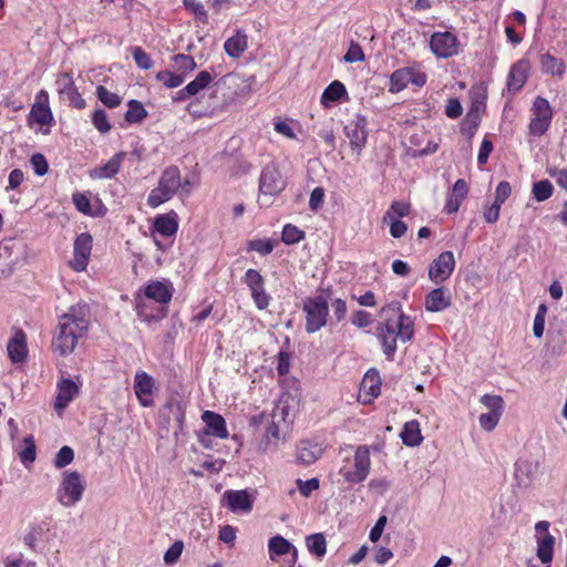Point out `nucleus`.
Returning <instances> with one entry per match:
<instances>
[{
    "label": "nucleus",
    "instance_id": "nucleus-13",
    "mask_svg": "<svg viewBox=\"0 0 567 567\" xmlns=\"http://www.w3.org/2000/svg\"><path fill=\"white\" fill-rule=\"evenodd\" d=\"M177 192V179L174 171H166L162 176L158 187L154 188L147 198L151 207H157L172 198Z\"/></svg>",
    "mask_w": 567,
    "mask_h": 567
},
{
    "label": "nucleus",
    "instance_id": "nucleus-36",
    "mask_svg": "<svg viewBox=\"0 0 567 567\" xmlns=\"http://www.w3.org/2000/svg\"><path fill=\"white\" fill-rule=\"evenodd\" d=\"M144 293L148 299H153L159 303H166L172 298V291L165 284L161 281H152L144 288Z\"/></svg>",
    "mask_w": 567,
    "mask_h": 567
},
{
    "label": "nucleus",
    "instance_id": "nucleus-38",
    "mask_svg": "<svg viewBox=\"0 0 567 567\" xmlns=\"http://www.w3.org/2000/svg\"><path fill=\"white\" fill-rule=\"evenodd\" d=\"M540 68L544 73L559 78H561L566 71L565 62L548 52L540 55Z\"/></svg>",
    "mask_w": 567,
    "mask_h": 567
},
{
    "label": "nucleus",
    "instance_id": "nucleus-1",
    "mask_svg": "<svg viewBox=\"0 0 567 567\" xmlns=\"http://www.w3.org/2000/svg\"><path fill=\"white\" fill-rule=\"evenodd\" d=\"M381 313H389L378 328V338L388 360L392 361L396 352V342H410L414 338V320L405 315L399 301H392L382 308Z\"/></svg>",
    "mask_w": 567,
    "mask_h": 567
},
{
    "label": "nucleus",
    "instance_id": "nucleus-14",
    "mask_svg": "<svg viewBox=\"0 0 567 567\" xmlns=\"http://www.w3.org/2000/svg\"><path fill=\"white\" fill-rule=\"evenodd\" d=\"M455 268V259L452 251L441 252L429 267V278L434 284L447 280Z\"/></svg>",
    "mask_w": 567,
    "mask_h": 567
},
{
    "label": "nucleus",
    "instance_id": "nucleus-64",
    "mask_svg": "<svg viewBox=\"0 0 567 567\" xmlns=\"http://www.w3.org/2000/svg\"><path fill=\"white\" fill-rule=\"evenodd\" d=\"M463 107L457 99H450L445 106V115L450 118H457L462 115Z\"/></svg>",
    "mask_w": 567,
    "mask_h": 567
},
{
    "label": "nucleus",
    "instance_id": "nucleus-31",
    "mask_svg": "<svg viewBox=\"0 0 567 567\" xmlns=\"http://www.w3.org/2000/svg\"><path fill=\"white\" fill-rule=\"evenodd\" d=\"M467 194L468 185L466 181L463 178L457 179L452 187L451 194L449 195V198L444 206V212L446 214L456 213L462 204V200L467 196Z\"/></svg>",
    "mask_w": 567,
    "mask_h": 567
},
{
    "label": "nucleus",
    "instance_id": "nucleus-43",
    "mask_svg": "<svg viewBox=\"0 0 567 567\" xmlns=\"http://www.w3.org/2000/svg\"><path fill=\"white\" fill-rule=\"evenodd\" d=\"M411 206L404 202H393L390 208L383 215V223H388L389 219H398L405 217L410 214Z\"/></svg>",
    "mask_w": 567,
    "mask_h": 567
},
{
    "label": "nucleus",
    "instance_id": "nucleus-7",
    "mask_svg": "<svg viewBox=\"0 0 567 567\" xmlns=\"http://www.w3.org/2000/svg\"><path fill=\"white\" fill-rule=\"evenodd\" d=\"M426 82V74L412 66H405L395 70L390 75L389 92L399 93L408 87L411 83L421 87Z\"/></svg>",
    "mask_w": 567,
    "mask_h": 567
},
{
    "label": "nucleus",
    "instance_id": "nucleus-16",
    "mask_svg": "<svg viewBox=\"0 0 567 567\" xmlns=\"http://www.w3.org/2000/svg\"><path fill=\"white\" fill-rule=\"evenodd\" d=\"M537 533V557L543 564H549L553 560L555 538L549 533V523L540 520L535 525Z\"/></svg>",
    "mask_w": 567,
    "mask_h": 567
},
{
    "label": "nucleus",
    "instance_id": "nucleus-8",
    "mask_svg": "<svg viewBox=\"0 0 567 567\" xmlns=\"http://www.w3.org/2000/svg\"><path fill=\"white\" fill-rule=\"evenodd\" d=\"M371 467L370 460V449L367 445H360L357 447L354 452V470H344L340 471V474L344 478L346 482L351 484H358L363 482L369 473Z\"/></svg>",
    "mask_w": 567,
    "mask_h": 567
},
{
    "label": "nucleus",
    "instance_id": "nucleus-49",
    "mask_svg": "<svg viewBox=\"0 0 567 567\" xmlns=\"http://www.w3.org/2000/svg\"><path fill=\"white\" fill-rule=\"evenodd\" d=\"M24 444L25 446L20 452V460L21 462L28 466L29 464H32L35 460V443L33 441V437L31 435L24 437Z\"/></svg>",
    "mask_w": 567,
    "mask_h": 567
},
{
    "label": "nucleus",
    "instance_id": "nucleus-41",
    "mask_svg": "<svg viewBox=\"0 0 567 567\" xmlns=\"http://www.w3.org/2000/svg\"><path fill=\"white\" fill-rule=\"evenodd\" d=\"M306 544L308 550L317 557H323L327 553V542L321 533L307 536Z\"/></svg>",
    "mask_w": 567,
    "mask_h": 567
},
{
    "label": "nucleus",
    "instance_id": "nucleus-44",
    "mask_svg": "<svg viewBox=\"0 0 567 567\" xmlns=\"http://www.w3.org/2000/svg\"><path fill=\"white\" fill-rule=\"evenodd\" d=\"M554 192L553 184L548 179L536 182L533 185V196L537 202H545L551 197Z\"/></svg>",
    "mask_w": 567,
    "mask_h": 567
},
{
    "label": "nucleus",
    "instance_id": "nucleus-9",
    "mask_svg": "<svg viewBox=\"0 0 567 567\" xmlns=\"http://www.w3.org/2000/svg\"><path fill=\"white\" fill-rule=\"evenodd\" d=\"M287 186L275 164L266 165L259 177V192L265 196H278Z\"/></svg>",
    "mask_w": 567,
    "mask_h": 567
},
{
    "label": "nucleus",
    "instance_id": "nucleus-40",
    "mask_svg": "<svg viewBox=\"0 0 567 567\" xmlns=\"http://www.w3.org/2000/svg\"><path fill=\"white\" fill-rule=\"evenodd\" d=\"M153 227L158 235L171 237L177 230V223L167 215H159L155 218Z\"/></svg>",
    "mask_w": 567,
    "mask_h": 567
},
{
    "label": "nucleus",
    "instance_id": "nucleus-51",
    "mask_svg": "<svg viewBox=\"0 0 567 567\" xmlns=\"http://www.w3.org/2000/svg\"><path fill=\"white\" fill-rule=\"evenodd\" d=\"M74 460V452L70 446H62L56 453L53 464L56 468H63Z\"/></svg>",
    "mask_w": 567,
    "mask_h": 567
},
{
    "label": "nucleus",
    "instance_id": "nucleus-53",
    "mask_svg": "<svg viewBox=\"0 0 567 567\" xmlns=\"http://www.w3.org/2000/svg\"><path fill=\"white\" fill-rule=\"evenodd\" d=\"M132 54L138 68L144 70H148L152 68L153 62L151 56L141 47H134L132 49Z\"/></svg>",
    "mask_w": 567,
    "mask_h": 567
},
{
    "label": "nucleus",
    "instance_id": "nucleus-5",
    "mask_svg": "<svg viewBox=\"0 0 567 567\" xmlns=\"http://www.w3.org/2000/svg\"><path fill=\"white\" fill-rule=\"evenodd\" d=\"M302 310L306 313L305 329L307 333H315L327 324L329 307L328 299L323 295L305 298Z\"/></svg>",
    "mask_w": 567,
    "mask_h": 567
},
{
    "label": "nucleus",
    "instance_id": "nucleus-55",
    "mask_svg": "<svg viewBox=\"0 0 567 567\" xmlns=\"http://www.w3.org/2000/svg\"><path fill=\"white\" fill-rule=\"evenodd\" d=\"M364 60V53L362 48L357 42H351L347 53L343 56V61L347 63L361 62Z\"/></svg>",
    "mask_w": 567,
    "mask_h": 567
},
{
    "label": "nucleus",
    "instance_id": "nucleus-39",
    "mask_svg": "<svg viewBox=\"0 0 567 567\" xmlns=\"http://www.w3.org/2000/svg\"><path fill=\"white\" fill-rule=\"evenodd\" d=\"M291 549L297 553L296 548L280 535L271 537L268 542V551L271 560H275L277 556L288 554Z\"/></svg>",
    "mask_w": 567,
    "mask_h": 567
},
{
    "label": "nucleus",
    "instance_id": "nucleus-62",
    "mask_svg": "<svg viewBox=\"0 0 567 567\" xmlns=\"http://www.w3.org/2000/svg\"><path fill=\"white\" fill-rule=\"evenodd\" d=\"M324 198V190L321 187H316L311 194L309 199V207L311 210L317 212L321 208Z\"/></svg>",
    "mask_w": 567,
    "mask_h": 567
},
{
    "label": "nucleus",
    "instance_id": "nucleus-63",
    "mask_svg": "<svg viewBox=\"0 0 567 567\" xmlns=\"http://www.w3.org/2000/svg\"><path fill=\"white\" fill-rule=\"evenodd\" d=\"M386 224L390 225V234L393 238H401L408 230L406 224L400 219H389Z\"/></svg>",
    "mask_w": 567,
    "mask_h": 567
},
{
    "label": "nucleus",
    "instance_id": "nucleus-37",
    "mask_svg": "<svg viewBox=\"0 0 567 567\" xmlns=\"http://www.w3.org/2000/svg\"><path fill=\"white\" fill-rule=\"evenodd\" d=\"M347 94L343 83L336 80L324 89L321 95V103L323 106L329 107L332 103L339 102L343 96H347Z\"/></svg>",
    "mask_w": 567,
    "mask_h": 567
},
{
    "label": "nucleus",
    "instance_id": "nucleus-33",
    "mask_svg": "<svg viewBox=\"0 0 567 567\" xmlns=\"http://www.w3.org/2000/svg\"><path fill=\"white\" fill-rule=\"evenodd\" d=\"M248 48V37L244 30H238L224 43V50L228 56L238 59Z\"/></svg>",
    "mask_w": 567,
    "mask_h": 567
},
{
    "label": "nucleus",
    "instance_id": "nucleus-34",
    "mask_svg": "<svg viewBox=\"0 0 567 567\" xmlns=\"http://www.w3.org/2000/svg\"><path fill=\"white\" fill-rule=\"evenodd\" d=\"M125 157H126L125 152H118V153L114 154L107 161L106 164H104L103 166H101L99 168H95L94 172L91 174V176L96 177V178L114 177L118 173L121 165Z\"/></svg>",
    "mask_w": 567,
    "mask_h": 567
},
{
    "label": "nucleus",
    "instance_id": "nucleus-27",
    "mask_svg": "<svg viewBox=\"0 0 567 567\" xmlns=\"http://www.w3.org/2000/svg\"><path fill=\"white\" fill-rule=\"evenodd\" d=\"M202 420L205 424V433L207 435L216 436L218 439L228 437V431L225 419L213 411H205L202 414Z\"/></svg>",
    "mask_w": 567,
    "mask_h": 567
},
{
    "label": "nucleus",
    "instance_id": "nucleus-54",
    "mask_svg": "<svg viewBox=\"0 0 567 567\" xmlns=\"http://www.w3.org/2000/svg\"><path fill=\"white\" fill-rule=\"evenodd\" d=\"M296 484L298 486V489L300 494L305 497H309L311 493L319 488L320 482L319 478L312 477L310 480L303 481L301 478H298L296 481Z\"/></svg>",
    "mask_w": 567,
    "mask_h": 567
},
{
    "label": "nucleus",
    "instance_id": "nucleus-42",
    "mask_svg": "<svg viewBox=\"0 0 567 567\" xmlns=\"http://www.w3.org/2000/svg\"><path fill=\"white\" fill-rule=\"evenodd\" d=\"M147 116V111L137 100L128 102V110L125 113V120L128 123H140Z\"/></svg>",
    "mask_w": 567,
    "mask_h": 567
},
{
    "label": "nucleus",
    "instance_id": "nucleus-24",
    "mask_svg": "<svg viewBox=\"0 0 567 567\" xmlns=\"http://www.w3.org/2000/svg\"><path fill=\"white\" fill-rule=\"evenodd\" d=\"M223 498L227 502V507L234 513H249L252 509L254 501L246 489L226 491Z\"/></svg>",
    "mask_w": 567,
    "mask_h": 567
},
{
    "label": "nucleus",
    "instance_id": "nucleus-35",
    "mask_svg": "<svg viewBox=\"0 0 567 567\" xmlns=\"http://www.w3.org/2000/svg\"><path fill=\"white\" fill-rule=\"evenodd\" d=\"M400 436L404 445L411 447L419 446L423 441L419 422L416 420L406 422Z\"/></svg>",
    "mask_w": 567,
    "mask_h": 567
},
{
    "label": "nucleus",
    "instance_id": "nucleus-56",
    "mask_svg": "<svg viewBox=\"0 0 567 567\" xmlns=\"http://www.w3.org/2000/svg\"><path fill=\"white\" fill-rule=\"evenodd\" d=\"M30 164L38 176H43L48 173L49 164L45 157L40 153L31 156Z\"/></svg>",
    "mask_w": 567,
    "mask_h": 567
},
{
    "label": "nucleus",
    "instance_id": "nucleus-2",
    "mask_svg": "<svg viewBox=\"0 0 567 567\" xmlns=\"http://www.w3.org/2000/svg\"><path fill=\"white\" fill-rule=\"evenodd\" d=\"M90 326V307L86 303L71 306L69 311L59 318V323L52 339L54 352L64 357L71 354Z\"/></svg>",
    "mask_w": 567,
    "mask_h": 567
},
{
    "label": "nucleus",
    "instance_id": "nucleus-29",
    "mask_svg": "<svg viewBox=\"0 0 567 567\" xmlns=\"http://www.w3.org/2000/svg\"><path fill=\"white\" fill-rule=\"evenodd\" d=\"M183 164L187 169L185 176H179V195L189 194L194 188L199 185V172L197 169L198 164L194 163V158L185 156Z\"/></svg>",
    "mask_w": 567,
    "mask_h": 567
},
{
    "label": "nucleus",
    "instance_id": "nucleus-45",
    "mask_svg": "<svg viewBox=\"0 0 567 567\" xmlns=\"http://www.w3.org/2000/svg\"><path fill=\"white\" fill-rule=\"evenodd\" d=\"M306 234L303 230L299 229L297 226L287 224L282 228L281 240L286 245H293L301 241L305 238Z\"/></svg>",
    "mask_w": 567,
    "mask_h": 567
},
{
    "label": "nucleus",
    "instance_id": "nucleus-12",
    "mask_svg": "<svg viewBox=\"0 0 567 567\" xmlns=\"http://www.w3.org/2000/svg\"><path fill=\"white\" fill-rule=\"evenodd\" d=\"M368 121L363 115L357 114L348 124L344 126V133L350 141V146L353 152L358 155L361 154L362 150L367 144L368 138Z\"/></svg>",
    "mask_w": 567,
    "mask_h": 567
},
{
    "label": "nucleus",
    "instance_id": "nucleus-11",
    "mask_svg": "<svg viewBox=\"0 0 567 567\" xmlns=\"http://www.w3.org/2000/svg\"><path fill=\"white\" fill-rule=\"evenodd\" d=\"M244 282L248 286L255 306L265 310L270 302V296L265 289V278L256 269H248L244 276Z\"/></svg>",
    "mask_w": 567,
    "mask_h": 567
},
{
    "label": "nucleus",
    "instance_id": "nucleus-6",
    "mask_svg": "<svg viewBox=\"0 0 567 567\" xmlns=\"http://www.w3.org/2000/svg\"><path fill=\"white\" fill-rule=\"evenodd\" d=\"M532 118L528 124L530 135L540 137L549 128L553 120V109L547 99L536 96L532 105Z\"/></svg>",
    "mask_w": 567,
    "mask_h": 567
},
{
    "label": "nucleus",
    "instance_id": "nucleus-26",
    "mask_svg": "<svg viewBox=\"0 0 567 567\" xmlns=\"http://www.w3.org/2000/svg\"><path fill=\"white\" fill-rule=\"evenodd\" d=\"M7 351L13 363H21L27 359V336L21 329L16 330L13 337L9 340Z\"/></svg>",
    "mask_w": 567,
    "mask_h": 567
},
{
    "label": "nucleus",
    "instance_id": "nucleus-61",
    "mask_svg": "<svg viewBox=\"0 0 567 567\" xmlns=\"http://www.w3.org/2000/svg\"><path fill=\"white\" fill-rule=\"evenodd\" d=\"M186 111L193 118H199L203 117L208 113V107L203 105L198 101L190 102L186 105Z\"/></svg>",
    "mask_w": 567,
    "mask_h": 567
},
{
    "label": "nucleus",
    "instance_id": "nucleus-47",
    "mask_svg": "<svg viewBox=\"0 0 567 567\" xmlns=\"http://www.w3.org/2000/svg\"><path fill=\"white\" fill-rule=\"evenodd\" d=\"M480 401L489 412L502 415L504 411V400L501 395L484 394L481 396Z\"/></svg>",
    "mask_w": 567,
    "mask_h": 567
},
{
    "label": "nucleus",
    "instance_id": "nucleus-15",
    "mask_svg": "<svg viewBox=\"0 0 567 567\" xmlns=\"http://www.w3.org/2000/svg\"><path fill=\"white\" fill-rule=\"evenodd\" d=\"M93 245V238L89 233L80 234L74 241L73 246V258L70 260V267L75 271H83L86 269L91 250Z\"/></svg>",
    "mask_w": 567,
    "mask_h": 567
},
{
    "label": "nucleus",
    "instance_id": "nucleus-46",
    "mask_svg": "<svg viewBox=\"0 0 567 567\" xmlns=\"http://www.w3.org/2000/svg\"><path fill=\"white\" fill-rule=\"evenodd\" d=\"M96 95L99 100L107 107L113 109L121 104L122 99L116 93L109 91L105 86L99 85L96 87Z\"/></svg>",
    "mask_w": 567,
    "mask_h": 567
},
{
    "label": "nucleus",
    "instance_id": "nucleus-58",
    "mask_svg": "<svg viewBox=\"0 0 567 567\" xmlns=\"http://www.w3.org/2000/svg\"><path fill=\"white\" fill-rule=\"evenodd\" d=\"M73 204L75 205L76 209L85 215L92 216V208H91V202L90 198L82 193H75L72 196Z\"/></svg>",
    "mask_w": 567,
    "mask_h": 567
},
{
    "label": "nucleus",
    "instance_id": "nucleus-20",
    "mask_svg": "<svg viewBox=\"0 0 567 567\" xmlns=\"http://www.w3.org/2000/svg\"><path fill=\"white\" fill-rule=\"evenodd\" d=\"M154 380L144 371H137L134 378V392L143 406L153 404Z\"/></svg>",
    "mask_w": 567,
    "mask_h": 567
},
{
    "label": "nucleus",
    "instance_id": "nucleus-50",
    "mask_svg": "<svg viewBox=\"0 0 567 567\" xmlns=\"http://www.w3.org/2000/svg\"><path fill=\"white\" fill-rule=\"evenodd\" d=\"M92 123L94 127L102 134L107 133L111 130V124L107 118V114L104 110H95L92 114Z\"/></svg>",
    "mask_w": 567,
    "mask_h": 567
},
{
    "label": "nucleus",
    "instance_id": "nucleus-22",
    "mask_svg": "<svg viewBox=\"0 0 567 567\" xmlns=\"http://www.w3.org/2000/svg\"><path fill=\"white\" fill-rule=\"evenodd\" d=\"M452 305V296L447 288L437 287L431 290L426 297L424 307L429 312H441Z\"/></svg>",
    "mask_w": 567,
    "mask_h": 567
},
{
    "label": "nucleus",
    "instance_id": "nucleus-19",
    "mask_svg": "<svg viewBox=\"0 0 567 567\" xmlns=\"http://www.w3.org/2000/svg\"><path fill=\"white\" fill-rule=\"evenodd\" d=\"M529 70L530 63L526 59H520L512 65L507 76V90L509 93L515 94L522 90L527 81Z\"/></svg>",
    "mask_w": 567,
    "mask_h": 567
},
{
    "label": "nucleus",
    "instance_id": "nucleus-21",
    "mask_svg": "<svg viewBox=\"0 0 567 567\" xmlns=\"http://www.w3.org/2000/svg\"><path fill=\"white\" fill-rule=\"evenodd\" d=\"M323 451L319 443L309 440L300 441L296 447V461L300 465L309 466L323 454Z\"/></svg>",
    "mask_w": 567,
    "mask_h": 567
},
{
    "label": "nucleus",
    "instance_id": "nucleus-25",
    "mask_svg": "<svg viewBox=\"0 0 567 567\" xmlns=\"http://www.w3.org/2000/svg\"><path fill=\"white\" fill-rule=\"evenodd\" d=\"M17 249L18 244L11 238L0 241V271L3 275H10L18 264Z\"/></svg>",
    "mask_w": 567,
    "mask_h": 567
},
{
    "label": "nucleus",
    "instance_id": "nucleus-28",
    "mask_svg": "<svg viewBox=\"0 0 567 567\" xmlns=\"http://www.w3.org/2000/svg\"><path fill=\"white\" fill-rule=\"evenodd\" d=\"M484 107L485 105L482 102H473L471 109L467 111L465 117L463 118L461 123V133L467 138H472L476 133V130L481 123V115Z\"/></svg>",
    "mask_w": 567,
    "mask_h": 567
},
{
    "label": "nucleus",
    "instance_id": "nucleus-4",
    "mask_svg": "<svg viewBox=\"0 0 567 567\" xmlns=\"http://www.w3.org/2000/svg\"><path fill=\"white\" fill-rule=\"evenodd\" d=\"M86 488L85 480L78 471H65L56 491V499L64 507L76 505Z\"/></svg>",
    "mask_w": 567,
    "mask_h": 567
},
{
    "label": "nucleus",
    "instance_id": "nucleus-57",
    "mask_svg": "<svg viewBox=\"0 0 567 567\" xmlns=\"http://www.w3.org/2000/svg\"><path fill=\"white\" fill-rule=\"evenodd\" d=\"M501 416L502 415H498V414L493 413V412L483 413V414L480 415L478 422H480V425H481V427L483 430H485L487 432H491L498 424Z\"/></svg>",
    "mask_w": 567,
    "mask_h": 567
},
{
    "label": "nucleus",
    "instance_id": "nucleus-17",
    "mask_svg": "<svg viewBox=\"0 0 567 567\" xmlns=\"http://www.w3.org/2000/svg\"><path fill=\"white\" fill-rule=\"evenodd\" d=\"M55 85L58 93L61 96H64L72 107L76 110H83L85 107L86 103L79 93L78 87L74 84V80L70 73L64 72L59 74L55 81Z\"/></svg>",
    "mask_w": 567,
    "mask_h": 567
},
{
    "label": "nucleus",
    "instance_id": "nucleus-52",
    "mask_svg": "<svg viewBox=\"0 0 567 567\" xmlns=\"http://www.w3.org/2000/svg\"><path fill=\"white\" fill-rule=\"evenodd\" d=\"M247 249L249 251H257L262 256L269 255L274 250V243L271 239H252L248 243Z\"/></svg>",
    "mask_w": 567,
    "mask_h": 567
},
{
    "label": "nucleus",
    "instance_id": "nucleus-32",
    "mask_svg": "<svg viewBox=\"0 0 567 567\" xmlns=\"http://www.w3.org/2000/svg\"><path fill=\"white\" fill-rule=\"evenodd\" d=\"M210 82V73L205 70L200 71L193 81H190L183 90H179V102L197 95L202 90L206 89Z\"/></svg>",
    "mask_w": 567,
    "mask_h": 567
},
{
    "label": "nucleus",
    "instance_id": "nucleus-18",
    "mask_svg": "<svg viewBox=\"0 0 567 567\" xmlns=\"http://www.w3.org/2000/svg\"><path fill=\"white\" fill-rule=\"evenodd\" d=\"M29 121L40 125H51L53 122V114L49 106V94L47 91L41 90L35 95V102L31 107Z\"/></svg>",
    "mask_w": 567,
    "mask_h": 567
},
{
    "label": "nucleus",
    "instance_id": "nucleus-59",
    "mask_svg": "<svg viewBox=\"0 0 567 567\" xmlns=\"http://www.w3.org/2000/svg\"><path fill=\"white\" fill-rule=\"evenodd\" d=\"M546 172L561 189L567 192V168L548 167Z\"/></svg>",
    "mask_w": 567,
    "mask_h": 567
},
{
    "label": "nucleus",
    "instance_id": "nucleus-60",
    "mask_svg": "<svg viewBox=\"0 0 567 567\" xmlns=\"http://www.w3.org/2000/svg\"><path fill=\"white\" fill-rule=\"evenodd\" d=\"M512 187L506 181L501 182L495 190V203L502 205L511 196Z\"/></svg>",
    "mask_w": 567,
    "mask_h": 567
},
{
    "label": "nucleus",
    "instance_id": "nucleus-48",
    "mask_svg": "<svg viewBox=\"0 0 567 567\" xmlns=\"http://www.w3.org/2000/svg\"><path fill=\"white\" fill-rule=\"evenodd\" d=\"M183 3L185 9L189 11L192 14H194L198 21L203 23H206L208 21L207 12L202 2L197 0H184Z\"/></svg>",
    "mask_w": 567,
    "mask_h": 567
},
{
    "label": "nucleus",
    "instance_id": "nucleus-3",
    "mask_svg": "<svg viewBox=\"0 0 567 567\" xmlns=\"http://www.w3.org/2000/svg\"><path fill=\"white\" fill-rule=\"evenodd\" d=\"M213 93L220 95L225 105L250 93V82L238 73H228L213 84Z\"/></svg>",
    "mask_w": 567,
    "mask_h": 567
},
{
    "label": "nucleus",
    "instance_id": "nucleus-23",
    "mask_svg": "<svg viewBox=\"0 0 567 567\" xmlns=\"http://www.w3.org/2000/svg\"><path fill=\"white\" fill-rule=\"evenodd\" d=\"M79 391V385L73 380L62 378L58 383V394L54 402L55 411L61 413L78 395Z\"/></svg>",
    "mask_w": 567,
    "mask_h": 567
},
{
    "label": "nucleus",
    "instance_id": "nucleus-10",
    "mask_svg": "<svg viewBox=\"0 0 567 567\" xmlns=\"http://www.w3.org/2000/svg\"><path fill=\"white\" fill-rule=\"evenodd\" d=\"M430 48L435 56L447 59L458 53L460 41L452 32H434L431 35Z\"/></svg>",
    "mask_w": 567,
    "mask_h": 567
},
{
    "label": "nucleus",
    "instance_id": "nucleus-30",
    "mask_svg": "<svg viewBox=\"0 0 567 567\" xmlns=\"http://www.w3.org/2000/svg\"><path fill=\"white\" fill-rule=\"evenodd\" d=\"M50 523L48 520H41L29 526L27 533L23 536V543L30 549L34 550L38 542L49 540Z\"/></svg>",
    "mask_w": 567,
    "mask_h": 567
}]
</instances>
